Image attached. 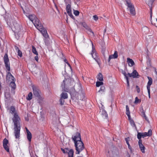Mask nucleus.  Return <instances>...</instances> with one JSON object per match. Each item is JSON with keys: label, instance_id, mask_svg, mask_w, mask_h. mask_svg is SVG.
Returning <instances> with one entry per match:
<instances>
[{"label": "nucleus", "instance_id": "4", "mask_svg": "<svg viewBox=\"0 0 157 157\" xmlns=\"http://www.w3.org/2000/svg\"><path fill=\"white\" fill-rule=\"evenodd\" d=\"M69 82V80H67L66 79L64 80L62 83V87L65 91L68 92L71 94L75 92V90L73 87L71 88V89H70V87H68V86L66 84Z\"/></svg>", "mask_w": 157, "mask_h": 157}, {"label": "nucleus", "instance_id": "15", "mask_svg": "<svg viewBox=\"0 0 157 157\" xmlns=\"http://www.w3.org/2000/svg\"><path fill=\"white\" fill-rule=\"evenodd\" d=\"M138 144L139 146V147L141 151L143 153H145V147L144 145L142 144V140H139Z\"/></svg>", "mask_w": 157, "mask_h": 157}, {"label": "nucleus", "instance_id": "24", "mask_svg": "<svg viewBox=\"0 0 157 157\" xmlns=\"http://www.w3.org/2000/svg\"><path fill=\"white\" fill-rule=\"evenodd\" d=\"M102 117L103 118H107L108 117V115L107 112L104 110H102L100 112Z\"/></svg>", "mask_w": 157, "mask_h": 157}, {"label": "nucleus", "instance_id": "5", "mask_svg": "<svg viewBox=\"0 0 157 157\" xmlns=\"http://www.w3.org/2000/svg\"><path fill=\"white\" fill-rule=\"evenodd\" d=\"M92 51L91 55L92 57L97 63L99 66L100 65V60L98 58L94 46L93 44L92 43Z\"/></svg>", "mask_w": 157, "mask_h": 157}, {"label": "nucleus", "instance_id": "34", "mask_svg": "<svg viewBox=\"0 0 157 157\" xmlns=\"http://www.w3.org/2000/svg\"><path fill=\"white\" fill-rule=\"evenodd\" d=\"M103 82L102 81H98L96 82V86L97 87H99L100 86L103 85Z\"/></svg>", "mask_w": 157, "mask_h": 157}, {"label": "nucleus", "instance_id": "48", "mask_svg": "<svg viewBox=\"0 0 157 157\" xmlns=\"http://www.w3.org/2000/svg\"><path fill=\"white\" fill-rule=\"evenodd\" d=\"M125 140L126 142V143L129 142V141L130 140V138L129 137H128L125 139Z\"/></svg>", "mask_w": 157, "mask_h": 157}, {"label": "nucleus", "instance_id": "60", "mask_svg": "<svg viewBox=\"0 0 157 157\" xmlns=\"http://www.w3.org/2000/svg\"><path fill=\"white\" fill-rule=\"evenodd\" d=\"M104 32H105V30Z\"/></svg>", "mask_w": 157, "mask_h": 157}, {"label": "nucleus", "instance_id": "52", "mask_svg": "<svg viewBox=\"0 0 157 157\" xmlns=\"http://www.w3.org/2000/svg\"><path fill=\"white\" fill-rule=\"evenodd\" d=\"M143 111L141 112V116L142 117L143 116H145V112L143 110Z\"/></svg>", "mask_w": 157, "mask_h": 157}, {"label": "nucleus", "instance_id": "22", "mask_svg": "<svg viewBox=\"0 0 157 157\" xmlns=\"http://www.w3.org/2000/svg\"><path fill=\"white\" fill-rule=\"evenodd\" d=\"M66 11L68 15H70L72 16V15L71 13V5L69 4L66 5Z\"/></svg>", "mask_w": 157, "mask_h": 157}, {"label": "nucleus", "instance_id": "37", "mask_svg": "<svg viewBox=\"0 0 157 157\" xmlns=\"http://www.w3.org/2000/svg\"><path fill=\"white\" fill-rule=\"evenodd\" d=\"M155 0H149L147 2L149 6H151L152 5V3Z\"/></svg>", "mask_w": 157, "mask_h": 157}, {"label": "nucleus", "instance_id": "56", "mask_svg": "<svg viewBox=\"0 0 157 157\" xmlns=\"http://www.w3.org/2000/svg\"><path fill=\"white\" fill-rule=\"evenodd\" d=\"M128 148L130 149V150H131L132 149V147H131V146H130V145H129L128 146Z\"/></svg>", "mask_w": 157, "mask_h": 157}, {"label": "nucleus", "instance_id": "27", "mask_svg": "<svg viewBox=\"0 0 157 157\" xmlns=\"http://www.w3.org/2000/svg\"><path fill=\"white\" fill-rule=\"evenodd\" d=\"M126 114L128 116V118H130V113L129 111V108L128 105H126Z\"/></svg>", "mask_w": 157, "mask_h": 157}, {"label": "nucleus", "instance_id": "55", "mask_svg": "<svg viewBox=\"0 0 157 157\" xmlns=\"http://www.w3.org/2000/svg\"><path fill=\"white\" fill-rule=\"evenodd\" d=\"M150 14H151V17L152 14V10L151 8L150 9Z\"/></svg>", "mask_w": 157, "mask_h": 157}, {"label": "nucleus", "instance_id": "57", "mask_svg": "<svg viewBox=\"0 0 157 157\" xmlns=\"http://www.w3.org/2000/svg\"><path fill=\"white\" fill-rule=\"evenodd\" d=\"M69 15L72 18H74V16L73 15H72V16L71 15Z\"/></svg>", "mask_w": 157, "mask_h": 157}, {"label": "nucleus", "instance_id": "38", "mask_svg": "<svg viewBox=\"0 0 157 157\" xmlns=\"http://www.w3.org/2000/svg\"><path fill=\"white\" fill-rule=\"evenodd\" d=\"M74 13L76 16H78L79 14V12L78 10H74Z\"/></svg>", "mask_w": 157, "mask_h": 157}, {"label": "nucleus", "instance_id": "28", "mask_svg": "<svg viewBox=\"0 0 157 157\" xmlns=\"http://www.w3.org/2000/svg\"><path fill=\"white\" fill-rule=\"evenodd\" d=\"M61 97L63 99H67L68 98V95L66 93L63 92L60 95Z\"/></svg>", "mask_w": 157, "mask_h": 157}, {"label": "nucleus", "instance_id": "47", "mask_svg": "<svg viewBox=\"0 0 157 157\" xmlns=\"http://www.w3.org/2000/svg\"><path fill=\"white\" fill-rule=\"evenodd\" d=\"M143 117H144L145 120L148 122L149 123V121L147 118V117H146V115H145V116H143Z\"/></svg>", "mask_w": 157, "mask_h": 157}, {"label": "nucleus", "instance_id": "7", "mask_svg": "<svg viewBox=\"0 0 157 157\" xmlns=\"http://www.w3.org/2000/svg\"><path fill=\"white\" fill-rule=\"evenodd\" d=\"M126 1L128 9L129 10L130 14L132 16H135L136 13L134 5L131 3L130 0H126Z\"/></svg>", "mask_w": 157, "mask_h": 157}, {"label": "nucleus", "instance_id": "49", "mask_svg": "<svg viewBox=\"0 0 157 157\" xmlns=\"http://www.w3.org/2000/svg\"><path fill=\"white\" fill-rule=\"evenodd\" d=\"M70 1V0H64L65 2L66 5L69 4Z\"/></svg>", "mask_w": 157, "mask_h": 157}, {"label": "nucleus", "instance_id": "25", "mask_svg": "<svg viewBox=\"0 0 157 157\" xmlns=\"http://www.w3.org/2000/svg\"><path fill=\"white\" fill-rule=\"evenodd\" d=\"M27 17H28L29 19L33 23V21L35 20V19L36 18V16L34 15H29Z\"/></svg>", "mask_w": 157, "mask_h": 157}, {"label": "nucleus", "instance_id": "11", "mask_svg": "<svg viewBox=\"0 0 157 157\" xmlns=\"http://www.w3.org/2000/svg\"><path fill=\"white\" fill-rule=\"evenodd\" d=\"M128 76L129 77H132L133 78H139L140 75H139L138 72L136 70H134L131 73H128Z\"/></svg>", "mask_w": 157, "mask_h": 157}, {"label": "nucleus", "instance_id": "2", "mask_svg": "<svg viewBox=\"0 0 157 157\" xmlns=\"http://www.w3.org/2000/svg\"><path fill=\"white\" fill-rule=\"evenodd\" d=\"M75 143V146L76 150V154H79L84 149V144L81 140L80 134L79 132L75 133L72 137Z\"/></svg>", "mask_w": 157, "mask_h": 157}, {"label": "nucleus", "instance_id": "59", "mask_svg": "<svg viewBox=\"0 0 157 157\" xmlns=\"http://www.w3.org/2000/svg\"><path fill=\"white\" fill-rule=\"evenodd\" d=\"M0 108H1V106L0 105Z\"/></svg>", "mask_w": 157, "mask_h": 157}, {"label": "nucleus", "instance_id": "9", "mask_svg": "<svg viewBox=\"0 0 157 157\" xmlns=\"http://www.w3.org/2000/svg\"><path fill=\"white\" fill-rule=\"evenodd\" d=\"M33 23L38 30L41 29L42 28V27H43L40 21L37 18H36L35 19V20L33 21Z\"/></svg>", "mask_w": 157, "mask_h": 157}, {"label": "nucleus", "instance_id": "12", "mask_svg": "<svg viewBox=\"0 0 157 157\" xmlns=\"http://www.w3.org/2000/svg\"><path fill=\"white\" fill-rule=\"evenodd\" d=\"M8 140L6 138H5L3 141V146L5 149L8 152L9 151V148L8 146Z\"/></svg>", "mask_w": 157, "mask_h": 157}, {"label": "nucleus", "instance_id": "39", "mask_svg": "<svg viewBox=\"0 0 157 157\" xmlns=\"http://www.w3.org/2000/svg\"><path fill=\"white\" fill-rule=\"evenodd\" d=\"M122 74L124 76V78H128V77L127 76V75H128V74H127L126 73L125 71L122 70Z\"/></svg>", "mask_w": 157, "mask_h": 157}, {"label": "nucleus", "instance_id": "32", "mask_svg": "<svg viewBox=\"0 0 157 157\" xmlns=\"http://www.w3.org/2000/svg\"><path fill=\"white\" fill-rule=\"evenodd\" d=\"M32 52L36 55H38V53L37 51L36 50V48L33 46H32Z\"/></svg>", "mask_w": 157, "mask_h": 157}, {"label": "nucleus", "instance_id": "42", "mask_svg": "<svg viewBox=\"0 0 157 157\" xmlns=\"http://www.w3.org/2000/svg\"><path fill=\"white\" fill-rule=\"evenodd\" d=\"M139 101H140L141 100H139L137 97H136L134 103L135 104H137L138 103Z\"/></svg>", "mask_w": 157, "mask_h": 157}, {"label": "nucleus", "instance_id": "26", "mask_svg": "<svg viewBox=\"0 0 157 157\" xmlns=\"http://www.w3.org/2000/svg\"><path fill=\"white\" fill-rule=\"evenodd\" d=\"M128 120H129L130 123L131 125L133 127H135L136 128V124L133 121V120L131 118V117H130V118H128Z\"/></svg>", "mask_w": 157, "mask_h": 157}, {"label": "nucleus", "instance_id": "36", "mask_svg": "<svg viewBox=\"0 0 157 157\" xmlns=\"http://www.w3.org/2000/svg\"><path fill=\"white\" fill-rule=\"evenodd\" d=\"M61 150L64 153H68L69 149L68 148H65V149L61 148Z\"/></svg>", "mask_w": 157, "mask_h": 157}, {"label": "nucleus", "instance_id": "20", "mask_svg": "<svg viewBox=\"0 0 157 157\" xmlns=\"http://www.w3.org/2000/svg\"><path fill=\"white\" fill-rule=\"evenodd\" d=\"M26 131L27 133V138L29 142H31L32 138V135L30 132L28 130L27 128H26Z\"/></svg>", "mask_w": 157, "mask_h": 157}, {"label": "nucleus", "instance_id": "3", "mask_svg": "<svg viewBox=\"0 0 157 157\" xmlns=\"http://www.w3.org/2000/svg\"><path fill=\"white\" fill-rule=\"evenodd\" d=\"M11 29L15 33L20 35L23 33L21 25H19L16 21H14L11 25Z\"/></svg>", "mask_w": 157, "mask_h": 157}, {"label": "nucleus", "instance_id": "51", "mask_svg": "<svg viewBox=\"0 0 157 157\" xmlns=\"http://www.w3.org/2000/svg\"><path fill=\"white\" fill-rule=\"evenodd\" d=\"M14 48H15V50L17 52L19 50H20L18 48L17 46H15Z\"/></svg>", "mask_w": 157, "mask_h": 157}, {"label": "nucleus", "instance_id": "23", "mask_svg": "<svg viewBox=\"0 0 157 157\" xmlns=\"http://www.w3.org/2000/svg\"><path fill=\"white\" fill-rule=\"evenodd\" d=\"M147 78L149 79V81L147 82V90H150V86L152 84V80L151 77H148Z\"/></svg>", "mask_w": 157, "mask_h": 157}, {"label": "nucleus", "instance_id": "35", "mask_svg": "<svg viewBox=\"0 0 157 157\" xmlns=\"http://www.w3.org/2000/svg\"><path fill=\"white\" fill-rule=\"evenodd\" d=\"M5 97L6 99H8L10 97V95L9 93L8 92H5Z\"/></svg>", "mask_w": 157, "mask_h": 157}, {"label": "nucleus", "instance_id": "33", "mask_svg": "<svg viewBox=\"0 0 157 157\" xmlns=\"http://www.w3.org/2000/svg\"><path fill=\"white\" fill-rule=\"evenodd\" d=\"M105 88L104 86H101L100 90H99L98 92L102 94V93L105 91Z\"/></svg>", "mask_w": 157, "mask_h": 157}, {"label": "nucleus", "instance_id": "21", "mask_svg": "<svg viewBox=\"0 0 157 157\" xmlns=\"http://www.w3.org/2000/svg\"><path fill=\"white\" fill-rule=\"evenodd\" d=\"M127 62L128 66L131 67L135 65V63L132 59L129 58H127Z\"/></svg>", "mask_w": 157, "mask_h": 157}, {"label": "nucleus", "instance_id": "18", "mask_svg": "<svg viewBox=\"0 0 157 157\" xmlns=\"http://www.w3.org/2000/svg\"><path fill=\"white\" fill-rule=\"evenodd\" d=\"M15 81H11L10 82V86L11 87L12 89H11V92H13V94H14L15 92L14 90L15 89L16 87V85L15 83Z\"/></svg>", "mask_w": 157, "mask_h": 157}, {"label": "nucleus", "instance_id": "6", "mask_svg": "<svg viewBox=\"0 0 157 157\" xmlns=\"http://www.w3.org/2000/svg\"><path fill=\"white\" fill-rule=\"evenodd\" d=\"M38 30L41 32L45 38L44 40L45 44L47 45H48L49 44V38L46 30L44 29L43 27H42V28L41 29H39Z\"/></svg>", "mask_w": 157, "mask_h": 157}, {"label": "nucleus", "instance_id": "53", "mask_svg": "<svg viewBox=\"0 0 157 157\" xmlns=\"http://www.w3.org/2000/svg\"><path fill=\"white\" fill-rule=\"evenodd\" d=\"M64 61L68 65V66H70V64L67 62V60L66 59H64Z\"/></svg>", "mask_w": 157, "mask_h": 157}, {"label": "nucleus", "instance_id": "41", "mask_svg": "<svg viewBox=\"0 0 157 157\" xmlns=\"http://www.w3.org/2000/svg\"><path fill=\"white\" fill-rule=\"evenodd\" d=\"M64 99H63V98H60L59 100V101L60 102V104L61 105H64Z\"/></svg>", "mask_w": 157, "mask_h": 157}, {"label": "nucleus", "instance_id": "8", "mask_svg": "<svg viewBox=\"0 0 157 157\" xmlns=\"http://www.w3.org/2000/svg\"><path fill=\"white\" fill-rule=\"evenodd\" d=\"M4 62L6 70L8 71H10V63L9 62V60L8 58V55L7 54H5L4 57Z\"/></svg>", "mask_w": 157, "mask_h": 157}, {"label": "nucleus", "instance_id": "54", "mask_svg": "<svg viewBox=\"0 0 157 157\" xmlns=\"http://www.w3.org/2000/svg\"><path fill=\"white\" fill-rule=\"evenodd\" d=\"M148 93V94L149 95V98H150V90H147Z\"/></svg>", "mask_w": 157, "mask_h": 157}, {"label": "nucleus", "instance_id": "44", "mask_svg": "<svg viewBox=\"0 0 157 157\" xmlns=\"http://www.w3.org/2000/svg\"><path fill=\"white\" fill-rule=\"evenodd\" d=\"M18 52V55L20 57H21L22 56V52L20 50H19L18 51H17Z\"/></svg>", "mask_w": 157, "mask_h": 157}, {"label": "nucleus", "instance_id": "40", "mask_svg": "<svg viewBox=\"0 0 157 157\" xmlns=\"http://www.w3.org/2000/svg\"><path fill=\"white\" fill-rule=\"evenodd\" d=\"M141 132H138L137 135V138L139 140H141V138L142 137V136H141Z\"/></svg>", "mask_w": 157, "mask_h": 157}, {"label": "nucleus", "instance_id": "30", "mask_svg": "<svg viewBox=\"0 0 157 157\" xmlns=\"http://www.w3.org/2000/svg\"><path fill=\"white\" fill-rule=\"evenodd\" d=\"M97 79L100 81H102L103 80V76L101 73H99L97 76Z\"/></svg>", "mask_w": 157, "mask_h": 157}, {"label": "nucleus", "instance_id": "19", "mask_svg": "<svg viewBox=\"0 0 157 157\" xmlns=\"http://www.w3.org/2000/svg\"><path fill=\"white\" fill-rule=\"evenodd\" d=\"M82 25L89 32L91 33L93 35H94V33L92 31L91 29L87 25L85 22H82Z\"/></svg>", "mask_w": 157, "mask_h": 157}, {"label": "nucleus", "instance_id": "50", "mask_svg": "<svg viewBox=\"0 0 157 157\" xmlns=\"http://www.w3.org/2000/svg\"><path fill=\"white\" fill-rule=\"evenodd\" d=\"M38 55H36L35 57V60L38 62V59H38Z\"/></svg>", "mask_w": 157, "mask_h": 157}, {"label": "nucleus", "instance_id": "61", "mask_svg": "<svg viewBox=\"0 0 157 157\" xmlns=\"http://www.w3.org/2000/svg\"><path fill=\"white\" fill-rule=\"evenodd\" d=\"M156 21H157V18L156 19Z\"/></svg>", "mask_w": 157, "mask_h": 157}, {"label": "nucleus", "instance_id": "14", "mask_svg": "<svg viewBox=\"0 0 157 157\" xmlns=\"http://www.w3.org/2000/svg\"><path fill=\"white\" fill-rule=\"evenodd\" d=\"M142 137L144 138L146 136H150L152 135V132L151 129H149L147 132L141 133Z\"/></svg>", "mask_w": 157, "mask_h": 157}, {"label": "nucleus", "instance_id": "45", "mask_svg": "<svg viewBox=\"0 0 157 157\" xmlns=\"http://www.w3.org/2000/svg\"><path fill=\"white\" fill-rule=\"evenodd\" d=\"M127 81V86L128 87H129V82L128 80V78H125Z\"/></svg>", "mask_w": 157, "mask_h": 157}, {"label": "nucleus", "instance_id": "58", "mask_svg": "<svg viewBox=\"0 0 157 157\" xmlns=\"http://www.w3.org/2000/svg\"><path fill=\"white\" fill-rule=\"evenodd\" d=\"M127 144L128 145V146L129 145H130V144H129V142L127 143Z\"/></svg>", "mask_w": 157, "mask_h": 157}, {"label": "nucleus", "instance_id": "1", "mask_svg": "<svg viewBox=\"0 0 157 157\" xmlns=\"http://www.w3.org/2000/svg\"><path fill=\"white\" fill-rule=\"evenodd\" d=\"M10 112L13 114V117L12 118L14 125V133L15 137L16 139L19 138L20 135V132L21 125V120L17 113L15 111V109L13 106H11L10 108Z\"/></svg>", "mask_w": 157, "mask_h": 157}, {"label": "nucleus", "instance_id": "10", "mask_svg": "<svg viewBox=\"0 0 157 157\" xmlns=\"http://www.w3.org/2000/svg\"><path fill=\"white\" fill-rule=\"evenodd\" d=\"M110 154L111 157H120L118 150L114 147L113 148L112 152H110Z\"/></svg>", "mask_w": 157, "mask_h": 157}, {"label": "nucleus", "instance_id": "43", "mask_svg": "<svg viewBox=\"0 0 157 157\" xmlns=\"http://www.w3.org/2000/svg\"><path fill=\"white\" fill-rule=\"evenodd\" d=\"M93 18L94 20L95 21H97L98 20V16L96 15H94L93 16Z\"/></svg>", "mask_w": 157, "mask_h": 157}, {"label": "nucleus", "instance_id": "17", "mask_svg": "<svg viewBox=\"0 0 157 157\" xmlns=\"http://www.w3.org/2000/svg\"><path fill=\"white\" fill-rule=\"evenodd\" d=\"M33 89L34 95L39 98L40 96L38 89L35 87H33Z\"/></svg>", "mask_w": 157, "mask_h": 157}, {"label": "nucleus", "instance_id": "13", "mask_svg": "<svg viewBox=\"0 0 157 157\" xmlns=\"http://www.w3.org/2000/svg\"><path fill=\"white\" fill-rule=\"evenodd\" d=\"M6 81L8 82H11V81H15V79L12 75L10 73L8 72L7 73L6 76Z\"/></svg>", "mask_w": 157, "mask_h": 157}, {"label": "nucleus", "instance_id": "31", "mask_svg": "<svg viewBox=\"0 0 157 157\" xmlns=\"http://www.w3.org/2000/svg\"><path fill=\"white\" fill-rule=\"evenodd\" d=\"M33 97V94L31 92H30L28 95V96L26 97V99L28 100H31Z\"/></svg>", "mask_w": 157, "mask_h": 157}, {"label": "nucleus", "instance_id": "46", "mask_svg": "<svg viewBox=\"0 0 157 157\" xmlns=\"http://www.w3.org/2000/svg\"><path fill=\"white\" fill-rule=\"evenodd\" d=\"M136 90L138 93H139L140 92V88L138 86H136Z\"/></svg>", "mask_w": 157, "mask_h": 157}, {"label": "nucleus", "instance_id": "29", "mask_svg": "<svg viewBox=\"0 0 157 157\" xmlns=\"http://www.w3.org/2000/svg\"><path fill=\"white\" fill-rule=\"evenodd\" d=\"M74 151L73 149H71L68 152V157H73Z\"/></svg>", "mask_w": 157, "mask_h": 157}, {"label": "nucleus", "instance_id": "16", "mask_svg": "<svg viewBox=\"0 0 157 157\" xmlns=\"http://www.w3.org/2000/svg\"><path fill=\"white\" fill-rule=\"evenodd\" d=\"M118 56V53L117 51H115L114 52V54L113 55H110L109 56L108 62H109L110 60L113 59H116Z\"/></svg>", "mask_w": 157, "mask_h": 157}]
</instances>
